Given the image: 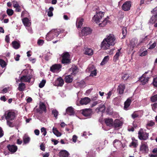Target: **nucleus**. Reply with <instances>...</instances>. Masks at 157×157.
Returning a JSON list of instances; mask_svg holds the SVG:
<instances>
[{
  "label": "nucleus",
  "instance_id": "obj_1",
  "mask_svg": "<svg viewBox=\"0 0 157 157\" xmlns=\"http://www.w3.org/2000/svg\"><path fill=\"white\" fill-rule=\"evenodd\" d=\"M152 71H148L145 72L143 76L140 78L139 81L141 82L142 85H144L147 83L149 78L148 76H150L152 75Z\"/></svg>",
  "mask_w": 157,
  "mask_h": 157
},
{
  "label": "nucleus",
  "instance_id": "obj_2",
  "mask_svg": "<svg viewBox=\"0 0 157 157\" xmlns=\"http://www.w3.org/2000/svg\"><path fill=\"white\" fill-rule=\"evenodd\" d=\"M70 55L68 52L63 53L62 56L61 63L63 64H68L71 63V59L70 58Z\"/></svg>",
  "mask_w": 157,
  "mask_h": 157
},
{
  "label": "nucleus",
  "instance_id": "obj_3",
  "mask_svg": "<svg viewBox=\"0 0 157 157\" xmlns=\"http://www.w3.org/2000/svg\"><path fill=\"white\" fill-rule=\"evenodd\" d=\"M140 151L144 154H147L148 152L149 149L147 144L145 142H142L140 148Z\"/></svg>",
  "mask_w": 157,
  "mask_h": 157
},
{
  "label": "nucleus",
  "instance_id": "obj_4",
  "mask_svg": "<svg viewBox=\"0 0 157 157\" xmlns=\"http://www.w3.org/2000/svg\"><path fill=\"white\" fill-rule=\"evenodd\" d=\"M5 119L6 120L12 121L14 120L16 117L15 113L14 112L7 111L4 114Z\"/></svg>",
  "mask_w": 157,
  "mask_h": 157
},
{
  "label": "nucleus",
  "instance_id": "obj_5",
  "mask_svg": "<svg viewBox=\"0 0 157 157\" xmlns=\"http://www.w3.org/2000/svg\"><path fill=\"white\" fill-rule=\"evenodd\" d=\"M132 6V2L130 1L125 2L121 6L122 10L124 11H128L130 10Z\"/></svg>",
  "mask_w": 157,
  "mask_h": 157
},
{
  "label": "nucleus",
  "instance_id": "obj_6",
  "mask_svg": "<svg viewBox=\"0 0 157 157\" xmlns=\"http://www.w3.org/2000/svg\"><path fill=\"white\" fill-rule=\"evenodd\" d=\"M62 68V66L59 64H55L50 68V71L53 73L59 71Z\"/></svg>",
  "mask_w": 157,
  "mask_h": 157
},
{
  "label": "nucleus",
  "instance_id": "obj_7",
  "mask_svg": "<svg viewBox=\"0 0 157 157\" xmlns=\"http://www.w3.org/2000/svg\"><path fill=\"white\" fill-rule=\"evenodd\" d=\"M105 39H106V40L108 41V42L109 43L111 46L114 45L116 43V38L113 34H110Z\"/></svg>",
  "mask_w": 157,
  "mask_h": 157
},
{
  "label": "nucleus",
  "instance_id": "obj_8",
  "mask_svg": "<svg viewBox=\"0 0 157 157\" xmlns=\"http://www.w3.org/2000/svg\"><path fill=\"white\" fill-rule=\"evenodd\" d=\"M148 134L146 132L140 131L138 132V137L140 140H146L148 138Z\"/></svg>",
  "mask_w": 157,
  "mask_h": 157
},
{
  "label": "nucleus",
  "instance_id": "obj_9",
  "mask_svg": "<svg viewBox=\"0 0 157 157\" xmlns=\"http://www.w3.org/2000/svg\"><path fill=\"white\" fill-rule=\"evenodd\" d=\"M106 40V39H104L101 43V48L103 49L106 50L108 49L110 46L111 45Z\"/></svg>",
  "mask_w": 157,
  "mask_h": 157
},
{
  "label": "nucleus",
  "instance_id": "obj_10",
  "mask_svg": "<svg viewBox=\"0 0 157 157\" xmlns=\"http://www.w3.org/2000/svg\"><path fill=\"white\" fill-rule=\"evenodd\" d=\"M82 114L85 117L90 116L92 113V110L90 109H86L82 110Z\"/></svg>",
  "mask_w": 157,
  "mask_h": 157
},
{
  "label": "nucleus",
  "instance_id": "obj_11",
  "mask_svg": "<svg viewBox=\"0 0 157 157\" xmlns=\"http://www.w3.org/2000/svg\"><path fill=\"white\" fill-rule=\"evenodd\" d=\"M122 124L123 123L120 120L116 119L114 121L113 126L115 128H119Z\"/></svg>",
  "mask_w": 157,
  "mask_h": 157
},
{
  "label": "nucleus",
  "instance_id": "obj_12",
  "mask_svg": "<svg viewBox=\"0 0 157 157\" xmlns=\"http://www.w3.org/2000/svg\"><path fill=\"white\" fill-rule=\"evenodd\" d=\"M64 31V30L62 29H56L55 30L54 32H51L50 34L54 36L53 37V38L55 36L56 37H57L60 33H63Z\"/></svg>",
  "mask_w": 157,
  "mask_h": 157
},
{
  "label": "nucleus",
  "instance_id": "obj_13",
  "mask_svg": "<svg viewBox=\"0 0 157 157\" xmlns=\"http://www.w3.org/2000/svg\"><path fill=\"white\" fill-rule=\"evenodd\" d=\"M9 151L12 153H13L16 152L17 150V147L15 145L8 144L7 146Z\"/></svg>",
  "mask_w": 157,
  "mask_h": 157
},
{
  "label": "nucleus",
  "instance_id": "obj_14",
  "mask_svg": "<svg viewBox=\"0 0 157 157\" xmlns=\"http://www.w3.org/2000/svg\"><path fill=\"white\" fill-rule=\"evenodd\" d=\"M69 70L72 72L71 74L75 76L78 72L79 69L77 66H72V67L70 68Z\"/></svg>",
  "mask_w": 157,
  "mask_h": 157
},
{
  "label": "nucleus",
  "instance_id": "obj_15",
  "mask_svg": "<svg viewBox=\"0 0 157 157\" xmlns=\"http://www.w3.org/2000/svg\"><path fill=\"white\" fill-rule=\"evenodd\" d=\"M37 112L40 113H42L43 111H46V108L45 105L43 102L40 104L39 105V109H37Z\"/></svg>",
  "mask_w": 157,
  "mask_h": 157
},
{
  "label": "nucleus",
  "instance_id": "obj_16",
  "mask_svg": "<svg viewBox=\"0 0 157 157\" xmlns=\"http://www.w3.org/2000/svg\"><path fill=\"white\" fill-rule=\"evenodd\" d=\"M92 31V30L88 27H84L82 30L81 32L82 34L84 35H87L90 34Z\"/></svg>",
  "mask_w": 157,
  "mask_h": 157
},
{
  "label": "nucleus",
  "instance_id": "obj_17",
  "mask_svg": "<svg viewBox=\"0 0 157 157\" xmlns=\"http://www.w3.org/2000/svg\"><path fill=\"white\" fill-rule=\"evenodd\" d=\"M132 97H130L127 99L124 103V109L126 110H128V108L130 105L131 102Z\"/></svg>",
  "mask_w": 157,
  "mask_h": 157
},
{
  "label": "nucleus",
  "instance_id": "obj_18",
  "mask_svg": "<svg viewBox=\"0 0 157 157\" xmlns=\"http://www.w3.org/2000/svg\"><path fill=\"white\" fill-rule=\"evenodd\" d=\"M31 78L29 75H24L20 78V80L22 82H30Z\"/></svg>",
  "mask_w": 157,
  "mask_h": 157
},
{
  "label": "nucleus",
  "instance_id": "obj_19",
  "mask_svg": "<svg viewBox=\"0 0 157 157\" xmlns=\"http://www.w3.org/2000/svg\"><path fill=\"white\" fill-rule=\"evenodd\" d=\"M90 99L88 97H85L82 98L80 100L79 103L81 105H87L90 102Z\"/></svg>",
  "mask_w": 157,
  "mask_h": 157
},
{
  "label": "nucleus",
  "instance_id": "obj_20",
  "mask_svg": "<svg viewBox=\"0 0 157 157\" xmlns=\"http://www.w3.org/2000/svg\"><path fill=\"white\" fill-rule=\"evenodd\" d=\"M105 122L106 125L109 127L113 126V121L112 118H106L105 119Z\"/></svg>",
  "mask_w": 157,
  "mask_h": 157
},
{
  "label": "nucleus",
  "instance_id": "obj_21",
  "mask_svg": "<svg viewBox=\"0 0 157 157\" xmlns=\"http://www.w3.org/2000/svg\"><path fill=\"white\" fill-rule=\"evenodd\" d=\"M125 89V85L124 84H121L118 86L117 90L118 91L119 93L120 94H122L124 93Z\"/></svg>",
  "mask_w": 157,
  "mask_h": 157
},
{
  "label": "nucleus",
  "instance_id": "obj_22",
  "mask_svg": "<svg viewBox=\"0 0 157 157\" xmlns=\"http://www.w3.org/2000/svg\"><path fill=\"white\" fill-rule=\"evenodd\" d=\"M59 157H68L69 153L67 151L62 150L59 152Z\"/></svg>",
  "mask_w": 157,
  "mask_h": 157
},
{
  "label": "nucleus",
  "instance_id": "obj_23",
  "mask_svg": "<svg viewBox=\"0 0 157 157\" xmlns=\"http://www.w3.org/2000/svg\"><path fill=\"white\" fill-rule=\"evenodd\" d=\"M66 111L67 113L70 116L74 115L75 114L74 109L72 106L68 107Z\"/></svg>",
  "mask_w": 157,
  "mask_h": 157
},
{
  "label": "nucleus",
  "instance_id": "obj_24",
  "mask_svg": "<svg viewBox=\"0 0 157 157\" xmlns=\"http://www.w3.org/2000/svg\"><path fill=\"white\" fill-rule=\"evenodd\" d=\"M56 85L58 86H62L64 83L63 80L61 77H59L57 78L55 82Z\"/></svg>",
  "mask_w": 157,
  "mask_h": 157
},
{
  "label": "nucleus",
  "instance_id": "obj_25",
  "mask_svg": "<svg viewBox=\"0 0 157 157\" xmlns=\"http://www.w3.org/2000/svg\"><path fill=\"white\" fill-rule=\"evenodd\" d=\"M73 80V77L71 75L66 76L64 78L65 81L67 83H71Z\"/></svg>",
  "mask_w": 157,
  "mask_h": 157
},
{
  "label": "nucleus",
  "instance_id": "obj_26",
  "mask_svg": "<svg viewBox=\"0 0 157 157\" xmlns=\"http://www.w3.org/2000/svg\"><path fill=\"white\" fill-rule=\"evenodd\" d=\"M13 7L16 9L15 11L17 12H20L21 11L20 6L19 5L17 2H13Z\"/></svg>",
  "mask_w": 157,
  "mask_h": 157
},
{
  "label": "nucleus",
  "instance_id": "obj_27",
  "mask_svg": "<svg viewBox=\"0 0 157 157\" xmlns=\"http://www.w3.org/2000/svg\"><path fill=\"white\" fill-rule=\"evenodd\" d=\"M105 106L104 104H101L96 109V110L98 112H101L102 113L105 112Z\"/></svg>",
  "mask_w": 157,
  "mask_h": 157
},
{
  "label": "nucleus",
  "instance_id": "obj_28",
  "mask_svg": "<svg viewBox=\"0 0 157 157\" xmlns=\"http://www.w3.org/2000/svg\"><path fill=\"white\" fill-rule=\"evenodd\" d=\"M84 53L88 56H92L93 54V51L90 48H86L84 49Z\"/></svg>",
  "mask_w": 157,
  "mask_h": 157
},
{
  "label": "nucleus",
  "instance_id": "obj_29",
  "mask_svg": "<svg viewBox=\"0 0 157 157\" xmlns=\"http://www.w3.org/2000/svg\"><path fill=\"white\" fill-rule=\"evenodd\" d=\"M84 21L83 18L78 19H77L76 24L78 28H81L83 25V22Z\"/></svg>",
  "mask_w": 157,
  "mask_h": 157
},
{
  "label": "nucleus",
  "instance_id": "obj_30",
  "mask_svg": "<svg viewBox=\"0 0 157 157\" xmlns=\"http://www.w3.org/2000/svg\"><path fill=\"white\" fill-rule=\"evenodd\" d=\"M12 44L13 47L15 49H18L20 47V43L16 41H13Z\"/></svg>",
  "mask_w": 157,
  "mask_h": 157
},
{
  "label": "nucleus",
  "instance_id": "obj_31",
  "mask_svg": "<svg viewBox=\"0 0 157 157\" xmlns=\"http://www.w3.org/2000/svg\"><path fill=\"white\" fill-rule=\"evenodd\" d=\"M109 19V17H107L105 18V19L102 21V23H100L99 24V26L100 27H103L105 26L107 24V23L109 21L108 19Z\"/></svg>",
  "mask_w": 157,
  "mask_h": 157
},
{
  "label": "nucleus",
  "instance_id": "obj_32",
  "mask_svg": "<svg viewBox=\"0 0 157 157\" xmlns=\"http://www.w3.org/2000/svg\"><path fill=\"white\" fill-rule=\"evenodd\" d=\"M52 132L57 137L60 136L61 135V133L58 131L56 128L54 127L52 128Z\"/></svg>",
  "mask_w": 157,
  "mask_h": 157
},
{
  "label": "nucleus",
  "instance_id": "obj_33",
  "mask_svg": "<svg viewBox=\"0 0 157 157\" xmlns=\"http://www.w3.org/2000/svg\"><path fill=\"white\" fill-rule=\"evenodd\" d=\"M137 43V40L135 39H132L130 42V46L132 48H134Z\"/></svg>",
  "mask_w": 157,
  "mask_h": 157
},
{
  "label": "nucleus",
  "instance_id": "obj_34",
  "mask_svg": "<svg viewBox=\"0 0 157 157\" xmlns=\"http://www.w3.org/2000/svg\"><path fill=\"white\" fill-rule=\"evenodd\" d=\"M22 22L25 26H29L30 25L29 20L27 17L24 18L22 20Z\"/></svg>",
  "mask_w": 157,
  "mask_h": 157
},
{
  "label": "nucleus",
  "instance_id": "obj_35",
  "mask_svg": "<svg viewBox=\"0 0 157 157\" xmlns=\"http://www.w3.org/2000/svg\"><path fill=\"white\" fill-rule=\"evenodd\" d=\"M25 88V84L23 82L19 84L18 90L21 91H22L24 90Z\"/></svg>",
  "mask_w": 157,
  "mask_h": 157
},
{
  "label": "nucleus",
  "instance_id": "obj_36",
  "mask_svg": "<svg viewBox=\"0 0 157 157\" xmlns=\"http://www.w3.org/2000/svg\"><path fill=\"white\" fill-rule=\"evenodd\" d=\"M150 22L153 24L157 21V15H153L150 20Z\"/></svg>",
  "mask_w": 157,
  "mask_h": 157
},
{
  "label": "nucleus",
  "instance_id": "obj_37",
  "mask_svg": "<svg viewBox=\"0 0 157 157\" xmlns=\"http://www.w3.org/2000/svg\"><path fill=\"white\" fill-rule=\"evenodd\" d=\"M109 60V57L108 56H105L101 62L100 64L101 65H103L106 63Z\"/></svg>",
  "mask_w": 157,
  "mask_h": 157
},
{
  "label": "nucleus",
  "instance_id": "obj_38",
  "mask_svg": "<svg viewBox=\"0 0 157 157\" xmlns=\"http://www.w3.org/2000/svg\"><path fill=\"white\" fill-rule=\"evenodd\" d=\"M131 117L133 119L139 117V114L138 111H136L134 112L131 115Z\"/></svg>",
  "mask_w": 157,
  "mask_h": 157
},
{
  "label": "nucleus",
  "instance_id": "obj_39",
  "mask_svg": "<svg viewBox=\"0 0 157 157\" xmlns=\"http://www.w3.org/2000/svg\"><path fill=\"white\" fill-rule=\"evenodd\" d=\"M23 140L24 144H27L29 142L30 138L28 136L25 135L23 137Z\"/></svg>",
  "mask_w": 157,
  "mask_h": 157
},
{
  "label": "nucleus",
  "instance_id": "obj_40",
  "mask_svg": "<svg viewBox=\"0 0 157 157\" xmlns=\"http://www.w3.org/2000/svg\"><path fill=\"white\" fill-rule=\"evenodd\" d=\"M122 33L123 35V37L122 39L124 38L127 34V29L126 27H123L122 29Z\"/></svg>",
  "mask_w": 157,
  "mask_h": 157
},
{
  "label": "nucleus",
  "instance_id": "obj_41",
  "mask_svg": "<svg viewBox=\"0 0 157 157\" xmlns=\"http://www.w3.org/2000/svg\"><path fill=\"white\" fill-rule=\"evenodd\" d=\"M138 145L137 140H135L132 141L129 145L130 147L133 146V147H136Z\"/></svg>",
  "mask_w": 157,
  "mask_h": 157
},
{
  "label": "nucleus",
  "instance_id": "obj_42",
  "mask_svg": "<svg viewBox=\"0 0 157 157\" xmlns=\"http://www.w3.org/2000/svg\"><path fill=\"white\" fill-rule=\"evenodd\" d=\"M6 65V63L4 60L2 59H0V65L2 68L5 67Z\"/></svg>",
  "mask_w": 157,
  "mask_h": 157
},
{
  "label": "nucleus",
  "instance_id": "obj_43",
  "mask_svg": "<svg viewBox=\"0 0 157 157\" xmlns=\"http://www.w3.org/2000/svg\"><path fill=\"white\" fill-rule=\"evenodd\" d=\"M129 75L128 74L126 73L122 75L121 78L124 80H126L129 77Z\"/></svg>",
  "mask_w": 157,
  "mask_h": 157
},
{
  "label": "nucleus",
  "instance_id": "obj_44",
  "mask_svg": "<svg viewBox=\"0 0 157 157\" xmlns=\"http://www.w3.org/2000/svg\"><path fill=\"white\" fill-rule=\"evenodd\" d=\"M151 101L152 102H154L157 101V94L152 96L151 98Z\"/></svg>",
  "mask_w": 157,
  "mask_h": 157
},
{
  "label": "nucleus",
  "instance_id": "obj_45",
  "mask_svg": "<svg viewBox=\"0 0 157 157\" xmlns=\"http://www.w3.org/2000/svg\"><path fill=\"white\" fill-rule=\"evenodd\" d=\"M149 36H146L144 38L142 39L140 41V43H145L149 40L150 38L148 37Z\"/></svg>",
  "mask_w": 157,
  "mask_h": 157
},
{
  "label": "nucleus",
  "instance_id": "obj_46",
  "mask_svg": "<svg viewBox=\"0 0 157 157\" xmlns=\"http://www.w3.org/2000/svg\"><path fill=\"white\" fill-rule=\"evenodd\" d=\"M6 12L8 15L11 16L12 15L13 13V11L12 9H8L7 10Z\"/></svg>",
  "mask_w": 157,
  "mask_h": 157
},
{
  "label": "nucleus",
  "instance_id": "obj_47",
  "mask_svg": "<svg viewBox=\"0 0 157 157\" xmlns=\"http://www.w3.org/2000/svg\"><path fill=\"white\" fill-rule=\"evenodd\" d=\"M93 19L94 20V21L96 23H98L100 22V20L101 19L98 16L94 15L93 18Z\"/></svg>",
  "mask_w": 157,
  "mask_h": 157
},
{
  "label": "nucleus",
  "instance_id": "obj_48",
  "mask_svg": "<svg viewBox=\"0 0 157 157\" xmlns=\"http://www.w3.org/2000/svg\"><path fill=\"white\" fill-rule=\"evenodd\" d=\"M46 81L45 80L43 79L41 82L39 84V86L40 88H43L46 83Z\"/></svg>",
  "mask_w": 157,
  "mask_h": 157
},
{
  "label": "nucleus",
  "instance_id": "obj_49",
  "mask_svg": "<svg viewBox=\"0 0 157 157\" xmlns=\"http://www.w3.org/2000/svg\"><path fill=\"white\" fill-rule=\"evenodd\" d=\"M58 114V111L56 109H53L52 111V114L54 115V117L56 119H57Z\"/></svg>",
  "mask_w": 157,
  "mask_h": 157
},
{
  "label": "nucleus",
  "instance_id": "obj_50",
  "mask_svg": "<svg viewBox=\"0 0 157 157\" xmlns=\"http://www.w3.org/2000/svg\"><path fill=\"white\" fill-rule=\"evenodd\" d=\"M7 123L8 125L11 127H13L15 126L14 124L10 121V120H6Z\"/></svg>",
  "mask_w": 157,
  "mask_h": 157
},
{
  "label": "nucleus",
  "instance_id": "obj_51",
  "mask_svg": "<svg viewBox=\"0 0 157 157\" xmlns=\"http://www.w3.org/2000/svg\"><path fill=\"white\" fill-rule=\"evenodd\" d=\"M106 112L107 114L111 115L113 114L112 111L110 109V107H108L106 110Z\"/></svg>",
  "mask_w": 157,
  "mask_h": 157
},
{
  "label": "nucleus",
  "instance_id": "obj_52",
  "mask_svg": "<svg viewBox=\"0 0 157 157\" xmlns=\"http://www.w3.org/2000/svg\"><path fill=\"white\" fill-rule=\"evenodd\" d=\"M119 56L120 54L119 52H117L113 57V60L116 61L118 59Z\"/></svg>",
  "mask_w": 157,
  "mask_h": 157
},
{
  "label": "nucleus",
  "instance_id": "obj_53",
  "mask_svg": "<svg viewBox=\"0 0 157 157\" xmlns=\"http://www.w3.org/2000/svg\"><path fill=\"white\" fill-rule=\"evenodd\" d=\"M152 83L154 86L157 87V77L154 78Z\"/></svg>",
  "mask_w": 157,
  "mask_h": 157
},
{
  "label": "nucleus",
  "instance_id": "obj_54",
  "mask_svg": "<svg viewBox=\"0 0 157 157\" xmlns=\"http://www.w3.org/2000/svg\"><path fill=\"white\" fill-rule=\"evenodd\" d=\"M41 131L42 132H43V135L44 136L47 134V131L46 129L44 128H42L41 129Z\"/></svg>",
  "mask_w": 157,
  "mask_h": 157
},
{
  "label": "nucleus",
  "instance_id": "obj_55",
  "mask_svg": "<svg viewBox=\"0 0 157 157\" xmlns=\"http://www.w3.org/2000/svg\"><path fill=\"white\" fill-rule=\"evenodd\" d=\"M96 71V70L92 71L91 73L90 74V76L92 77L96 76L97 75Z\"/></svg>",
  "mask_w": 157,
  "mask_h": 157
},
{
  "label": "nucleus",
  "instance_id": "obj_56",
  "mask_svg": "<svg viewBox=\"0 0 157 157\" xmlns=\"http://www.w3.org/2000/svg\"><path fill=\"white\" fill-rule=\"evenodd\" d=\"M152 13L155 14V15H157V6L154 8L151 11Z\"/></svg>",
  "mask_w": 157,
  "mask_h": 157
},
{
  "label": "nucleus",
  "instance_id": "obj_57",
  "mask_svg": "<svg viewBox=\"0 0 157 157\" xmlns=\"http://www.w3.org/2000/svg\"><path fill=\"white\" fill-rule=\"evenodd\" d=\"M156 45V43L155 42L152 44L149 45L148 48L150 49H152L154 48Z\"/></svg>",
  "mask_w": 157,
  "mask_h": 157
},
{
  "label": "nucleus",
  "instance_id": "obj_58",
  "mask_svg": "<svg viewBox=\"0 0 157 157\" xmlns=\"http://www.w3.org/2000/svg\"><path fill=\"white\" fill-rule=\"evenodd\" d=\"M104 12H100L98 13V15L97 16H98V17H99L100 18V19H101L103 17H104Z\"/></svg>",
  "mask_w": 157,
  "mask_h": 157
},
{
  "label": "nucleus",
  "instance_id": "obj_59",
  "mask_svg": "<svg viewBox=\"0 0 157 157\" xmlns=\"http://www.w3.org/2000/svg\"><path fill=\"white\" fill-rule=\"evenodd\" d=\"M147 54V50L143 52L142 53L140 54V56H146Z\"/></svg>",
  "mask_w": 157,
  "mask_h": 157
},
{
  "label": "nucleus",
  "instance_id": "obj_60",
  "mask_svg": "<svg viewBox=\"0 0 157 157\" xmlns=\"http://www.w3.org/2000/svg\"><path fill=\"white\" fill-rule=\"evenodd\" d=\"M154 124V122L152 121H151L147 124V125L149 126H152Z\"/></svg>",
  "mask_w": 157,
  "mask_h": 157
},
{
  "label": "nucleus",
  "instance_id": "obj_61",
  "mask_svg": "<svg viewBox=\"0 0 157 157\" xmlns=\"http://www.w3.org/2000/svg\"><path fill=\"white\" fill-rule=\"evenodd\" d=\"M4 135V132L2 128L0 127V138L2 137Z\"/></svg>",
  "mask_w": 157,
  "mask_h": 157
},
{
  "label": "nucleus",
  "instance_id": "obj_62",
  "mask_svg": "<svg viewBox=\"0 0 157 157\" xmlns=\"http://www.w3.org/2000/svg\"><path fill=\"white\" fill-rule=\"evenodd\" d=\"M44 43V41L42 40H38L37 44L39 45H42Z\"/></svg>",
  "mask_w": 157,
  "mask_h": 157
},
{
  "label": "nucleus",
  "instance_id": "obj_63",
  "mask_svg": "<svg viewBox=\"0 0 157 157\" xmlns=\"http://www.w3.org/2000/svg\"><path fill=\"white\" fill-rule=\"evenodd\" d=\"M112 91H110L107 94V96L106 97L107 99H109L112 95Z\"/></svg>",
  "mask_w": 157,
  "mask_h": 157
},
{
  "label": "nucleus",
  "instance_id": "obj_64",
  "mask_svg": "<svg viewBox=\"0 0 157 157\" xmlns=\"http://www.w3.org/2000/svg\"><path fill=\"white\" fill-rule=\"evenodd\" d=\"M40 149L43 151H44L45 150V147L44 145L43 144H41L40 145Z\"/></svg>",
  "mask_w": 157,
  "mask_h": 157
}]
</instances>
